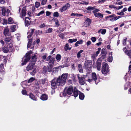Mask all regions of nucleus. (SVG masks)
<instances>
[{"mask_svg": "<svg viewBox=\"0 0 131 131\" xmlns=\"http://www.w3.org/2000/svg\"><path fill=\"white\" fill-rule=\"evenodd\" d=\"M68 74L67 73L63 74L61 76L57 78H54L51 82V85L52 89L57 88L60 85H63L66 81Z\"/></svg>", "mask_w": 131, "mask_h": 131, "instance_id": "1", "label": "nucleus"}, {"mask_svg": "<svg viewBox=\"0 0 131 131\" xmlns=\"http://www.w3.org/2000/svg\"><path fill=\"white\" fill-rule=\"evenodd\" d=\"M108 65L107 64L103 63L102 65V72L104 74H106L109 72Z\"/></svg>", "mask_w": 131, "mask_h": 131, "instance_id": "2", "label": "nucleus"}, {"mask_svg": "<svg viewBox=\"0 0 131 131\" xmlns=\"http://www.w3.org/2000/svg\"><path fill=\"white\" fill-rule=\"evenodd\" d=\"M1 8L2 13L3 15L8 16L10 15V11L8 9L6 10L5 7H2Z\"/></svg>", "mask_w": 131, "mask_h": 131, "instance_id": "3", "label": "nucleus"}, {"mask_svg": "<svg viewBox=\"0 0 131 131\" xmlns=\"http://www.w3.org/2000/svg\"><path fill=\"white\" fill-rule=\"evenodd\" d=\"M1 8L2 13L3 15L8 16L10 15V11L8 9L6 10L5 7H2Z\"/></svg>", "mask_w": 131, "mask_h": 131, "instance_id": "4", "label": "nucleus"}, {"mask_svg": "<svg viewBox=\"0 0 131 131\" xmlns=\"http://www.w3.org/2000/svg\"><path fill=\"white\" fill-rule=\"evenodd\" d=\"M1 8L2 13L3 15L8 16L10 15V11L8 9L6 10L5 7H2Z\"/></svg>", "mask_w": 131, "mask_h": 131, "instance_id": "5", "label": "nucleus"}, {"mask_svg": "<svg viewBox=\"0 0 131 131\" xmlns=\"http://www.w3.org/2000/svg\"><path fill=\"white\" fill-rule=\"evenodd\" d=\"M77 76L79 79L80 84L81 85H83L85 83V80L84 79L86 76L83 75L81 77H80L79 74H78Z\"/></svg>", "mask_w": 131, "mask_h": 131, "instance_id": "6", "label": "nucleus"}, {"mask_svg": "<svg viewBox=\"0 0 131 131\" xmlns=\"http://www.w3.org/2000/svg\"><path fill=\"white\" fill-rule=\"evenodd\" d=\"M32 52L31 51H30L28 53L26 54V56L25 58L24 61V63H22V65H23L26 64V63L28 62L30 59V56L29 55L31 54Z\"/></svg>", "mask_w": 131, "mask_h": 131, "instance_id": "7", "label": "nucleus"}, {"mask_svg": "<svg viewBox=\"0 0 131 131\" xmlns=\"http://www.w3.org/2000/svg\"><path fill=\"white\" fill-rule=\"evenodd\" d=\"M92 62L90 60H88L86 61L85 63V65L87 69L89 68V72H91V66Z\"/></svg>", "mask_w": 131, "mask_h": 131, "instance_id": "8", "label": "nucleus"}, {"mask_svg": "<svg viewBox=\"0 0 131 131\" xmlns=\"http://www.w3.org/2000/svg\"><path fill=\"white\" fill-rule=\"evenodd\" d=\"M70 6V5L69 3H67L63 6L60 8V11L61 12L65 11L66 10L69 8Z\"/></svg>", "mask_w": 131, "mask_h": 131, "instance_id": "9", "label": "nucleus"}, {"mask_svg": "<svg viewBox=\"0 0 131 131\" xmlns=\"http://www.w3.org/2000/svg\"><path fill=\"white\" fill-rule=\"evenodd\" d=\"M80 91H78L75 87H74L73 90V94L72 95L74 96L75 97H77L79 94Z\"/></svg>", "mask_w": 131, "mask_h": 131, "instance_id": "10", "label": "nucleus"}, {"mask_svg": "<svg viewBox=\"0 0 131 131\" xmlns=\"http://www.w3.org/2000/svg\"><path fill=\"white\" fill-rule=\"evenodd\" d=\"M35 63L34 62H32L30 63L28 66L26 67V70L28 71L32 69L34 66L35 65Z\"/></svg>", "mask_w": 131, "mask_h": 131, "instance_id": "11", "label": "nucleus"}, {"mask_svg": "<svg viewBox=\"0 0 131 131\" xmlns=\"http://www.w3.org/2000/svg\"><path fill=\"white\" fill-rule=\"evenodd\" d=\"M91 21L90 19L87 18L84 22V26L85 27H88L91 24Z\"/></svg>", "mask_w": 131, "mask_h": 131, "instance_id": "12", "label": "nucleus"}, {"mask_svg": "<svg viewBox=\"0 0 131 131\" xmlns=\"http://www.w3.org/2000/svg\"><path fill=\"white\" fill-rule=\"evenodd\" d=\"M54 59L53 58H51L48 63L47 67H50L53 68V66L54 64Z\"/></svg>", "mask_w": 131, "mask_h": 131, "instance_id": "13", "label": "nucleus"}, {"mask_svg": "<svg viewBox=\"0 0 131 131\" xmlns=\"http://www.w3.org/2000/svg\"><path fill=\"white\" fill-rule=\"evenodd\" d=\"M9 30L8 28L7 27L4 29V34L6 37V36H9L10 35V33L9 32Z\"/></svg>", "mask_w": 131, "mask_h": 131, "instance_id": "14", "label": "nucleus"}, {"mask_svg": "<svg viewBox=\"0 0 131 131\" xmlns=\"http://www.w3.org/2000/svg\"><path fill=\"white\" fill-rule=\"evenodd\" d=\"M73 87L72 86L69 87L67 89V93L69 95H70L72 94L73 92Z\"/></svg>", "mask_w": 131, "mask_h": 131, "instance_id": "15", "label": "nucleus"}, {"mask_svg": "<svg viewBox=\"0 0 131 131\" xmlns=\"http://www.w3.org/2000/svg\"><path fill=\"white\" fill-rule=\"evenodd\" d=\"M26 7H23L21 11V14L22 16V18L24 19V17H25L26 13Z\"/></svg>", "mask_w": 131, "mask_h": 131, "instance_id": "16", "label": "nucleus"}, {"mask_svg": "<svg viewBox=\"0 0 131 131\" xmlns=\"http://www.w3.org/2000/svg\"><path fill=\"white\" fill-rule=\"evenodd\" d=\"M30 23V20L28 17H26L25 19V26H28Z\"/></svg>", "mask_w": 131, "mask_h": 131, "instance_id": "17", "label": "nucleus"}, {"mask_svg": "<svg viewBox=\"0 0 131 131\" xmlns=\"http://www.w3.org/2000/svg\"><path fill=\"white\" fill-rule=\"evenodd\" d=\"M107 52L105 50L103 49L102 50V57L103 58H106V54Z\"/></svg>", "mask_w": 131, "mask_h": 131, "instance_id": "18", "label": "nucleus"}, {"mask_svg": "<svg viewBox=\"0 0 131 131\" xmlns=\"http://www.w3.org/2000/svg\"><path fill=\"white\" fill-rule=\"evenodd\" d=\"M101 61L99 60H98L97 63V70H100L101 67Z\"/></svg>", "mask_w": 131, "mask_h": 131, "instance_id": "19", "label": "nucleus"}, {"mask_svg": "<svg viewBox=\"0 0 131 131\" xmlns=\"http://www.w3.org/2000/svg\"><path fill=\"white\" fill-rule=\"evenodd\" d=\"M9 51L12 52L14 51V48L12 44H9L8 46Z\"/></svg>", "mask_w": 131, "mask_h": 131, "instance_id": "20", "label": "nucleus"}, {"mask_svg": "<svg viewBox=\"0 0 131 131\" xmlns=\"http://www.w3.org/2000/svg\"><path fill=\"white\" fill-rule=\"evenodd\" d=\"M94 16L96 17L101 18L103 17V14L97 13H95V14Z\"/></svg>", "mask_w": 131, "mask_h": 131, "instance_id": "21", "label": "nucleus"}, {"mask_svg": "<svg viewBox=\"0 0 131 131\" xmlns=\"http://www.w3.org/2000/svg\"><path fill=\"white\" fill-rule=\"evenodd\" d=\"M92 78L95 81V83L96 84H97L96 80H97V76L96 73H93L92 75Z\"/></svg>", "mask_w": 131, "mask_h": 131, "instance_id": "22", "label": "nucleus"}, {"mask_svg": "<svg viewBox=\"0 0 131 131\" xmlns=\"http://www.w3.org/2000/svg\"><path fill=\"white\" fill-rule=\"evenodd\" d=\"M10 31L11 32H13L15 31L16 29V25H12L10 26Z\"/></svg>", "mask_w": 131, "mask_h": 131, "instance_id": "23", "label": "nucleus"}, {"mask_svg": "<svg viewBox=\"0 0 131 131\" xmlns=\"http://www.w3.org/2000/svg\"><path fill=\"white\" fill-rule=\"evenodd\" d=\"M112 52L109 53V57L108 58V61L110 62H111L112 61Z\"/></svg>", "mask_w": 131, "mask_h": 131, "instance_id": "24", "label": "nucleus"}, {"mask_svg": "<svg viewBox=\"0 0 131 131\" xmlns=\"http://www.w3.org/2000/svg\"><path fill=\"white\" fill-rule=\"evenodd\" d=\"M40 82L42 84L44 85L48 83V82L47 79H44L41 80L40 81Z\"/></svg>", "mask_w": 131, "mask_h": 131, "instance_id": "25", "label": "nucleus"}, {"mask_svg": "<svg viewBox=\"0 0 131 131\" xmlns=\"http://www.w3.org/2000/svg\"><path fill=\"white\" fill-rule=\"evenodd\" d=\"M78 70L80 72H83L82 67V65L80 64H79L78 65Z\"/></svg>", "mask_w": 131, "mask_h": 131, "instance_id": "26", "label": "nucleus"}, {"mask_svg": "<svg viewBox=\"0 0 131 131\" xmlns=\"http://www.w3.org/2000/svg\"><path fill=\"white\" fill-rule=\"evenodd\" d=\"M3 51L4 53H7L8 51H9L8 47H4L3 48Z\"/></svg>", "mask_w": 131, "mask_h": 131, "instance_id": "27", "label": "nucleus"}, {"mask_svg": "<svg viewBox=\"0 0 131 131\" xmlns=\"http://www.w3.org/2000/svg\"><path fill=\"white\" fill-rule=\"evenodd\" d=\"M0 72L3 73L4 72V68L3 67V64H1L0 65Z\"/></svg>", "mask_w": 131, "mask_h": 131, "instance_id": "28", "label": "nucleus"}, {"mask_svg": "<svg viewBox=\"0 0 131 131\" xmlns=\"http://www.w3.org/2000/svg\"><path fill=\"white\" fill-rule=\"evenodd\" d=\"M28 42L27 45V48H28L30 47L32 42V40L31 39H28Z\"/></svg>", "mask_w": 131, "mask_h": 131, "instance_id": "29", "label": "nucleus"}, {"mask_svg": "<svg viewBox=\"0 0 131 131\" xmlns=\"http://www.w3.org/2000/svg\"><path fill=\"white\" fill-rule=\"evenodd\" d=\"M70 76H71L72 79L73 81L74 82H75L76 79H75L76 75H74L73 74H70Z\"/></svg>", "mask_w": 131, "mask_h": 131, "instance_id": "30", "label": "nucleus"}, {"mask_svg": "<svg viewBox=\"0 0 131 131\" xmlns=\"http://www.w3.org/2000/svg\"><path fill=\"white\" fill-rule=\"evenodd\" d=\"M123 49L124 52L128 56H130V54L129 53L128 51L127 50L126 47L124 48Z\"/></svg>", "mask_w": 131, "mask_h": 131, "instance_id": "31", "label": "nucleus"}, {"mask_svg": "<svg viewBox=\"0 0 131 131\" xmlns=\"http://www.w3.org/2000/svg\"><path fill=\"white\" fill-rule=\"evenodd\" d=\"M11 39V38L10 37H6L5 38V41L6 43H7L10 41Z\"/></svg>", "mask_w": 131, "mask_h": 131, "instance_id": "32", "label": "nucleus"}, {"mask_svg": "<svg viewBox=\"0 0 131 131\" xmlns=\"http://www.w3.org/2000/svg\"><path fill=\"white\" fill-rule=\"evenodd\" d=\"M83 52V50H81L78 52L77 55V58H79L81 57V53Z\"/></svg>", "mask_w": 131, "mask_h": 131, "instance_id": "33", "label": "nucleus"}, {"mask_svg": "<svg viewBox=\"0 0 131 131\" xmlns=\"http://www.w3.org/2000/svg\"><path fill=\"white\" fill-rule=\"evenodd\" d=\"M56 58L58 62L61 59V55L59 54H57L56 56Z\"/></svg>", "mask_w": 131, "mask_h": 131, "instance_id": "34", "label": "nucleus"}, {"mask_svg": "<svg viewBox=\"0 0 131 131\" xmlns=\"http://www.w3.org/2000/svg\"><path fill=\"white\" fill-rule=\"evenodd\" d=\"M130 83L129 82H127L124 85V89L125 90L127 89L129 87V85Z\"/></svg>", "mask_w": 131, "mask_h": 131, "instance_id": "35", "label": "nucleus"}, {"mask_svg": "<svg viewBox=\"0 0 131 131\" xmlns=\"http://www.w3.org/2000/svg\"><path fill=\"white\" fill-rule=\"evenodd\" d=\"M77 39H69L68 41V42L70 43H72L73 42H76L77 41Z\"/></svg>", "mask_w": 131, "mask_h": 131, "instance_id": "36", "label": "nucleus"}, {"mask_svg": "<svg viewBox=\"0 0 131 131\" xmlns=\"http://www.w3.org/2000/svg\"><path fill=\"white\" fill-rule=\"evenodd\" d=\"M37 57V56L35 55L34 56H33L32 57V60L34 62H36V61Z\"/></svg>", "mask_w": 131, "mask_h": 131, "instance_id": "37", "label": "nucleus"}, {"mask_svg": "<svg viewBox=\"0 0 131 131\" xmlns=\"http://www.w3.org/2000/svg\"><path fill=\"white\" fill-rule=\"evenodd\" d=\"M79 98H84V94L80 92L79 94Z\"/></svg>", "mask_w": 131, "mask_h": 131, "instance_id": "38", "label": "nucleus"}, {"mask_svg": "<svg viewBox=\"0 0 131 131\" xmlns=\"http://www.w3.org/2000/svg\"><path fill=\"white\" fill-rule=\"evenodd\" d=\"M69 45L68 43L66 44L64 47V49L65 50L67 51L68 50H70L71 49V48L69 47Z\"/></svg>", "mask_w": 131, "mask_h": 131, "instance_id": "39", "label": "nucleus"}, {"mask_svg": "<svg viewBox=\"0 0 131 131\" xmlns=\"http://www.w3.org/2000/svg\"><path fill=\"white\" fill-rule=\"evenodd\" d=\"M8 23L9 24H12L14 22L13 19L11 18H9L8 19Z\"/></svg>", "mask_w": 131, "mask_h": 131, "instance_id": "40", "label": "nucleus"}, {"mask_svg": "<svg viewBox=\"0 0 131 131\" xmlns=\"http://www.w3.org/2000/svg\"><path fill=\"white\" fill-rule=\"evenodd\" d=\"M52 29L49 28L48 30L46 31V33H51L52 31Z\"/></svg>", "mask_w": 131, "mask_h": 131, "instance_id": "41", "label": "nucleus"}, {"mask_svg": "<svg viewBox=\"0 0 131 131\" xmlns=\"http://www.w3.org/2000/svg\"><path fill=\"white\" fill-rule=\"evenodd\" d=\"M94 9V7H91V6H89L87 8H86V9L89 10H93Z\"/></svg>", "mask_w": 131, "mask_h": 131, "instance_id": "42", "label": "nucleus"}, {"mask_svg": "<svg viewBox=\"0 0 131 131\" xmlns=\"http://www.w3.org/2000/svg\"><path fill=\"white\" fill-rule=\"evenodd\" d=\"M47 67L46 66H44L42 71V73L44 74L46 73L47 72Z\"/></svg>", "mask_w": 131, "mask_h": 131, "instance_id": "43", "label": "nucleus"}, {"mask_svg": "<svg viewBox=\"0 0 131 131\" xmlns=\"http://www.w3.org/2000/svg\"><path fill=\"white\" fill-rule=\"evenodd\" d=\"M48 96L46 94H44L42 95H41V98H48Z\"/></svg>", "mask_w": 131, "mask_h": 131, "instance_id": "44", "label": "nucleus"}, {"mask_svg": "<svg viewBox=\"0 0 131 131\" xmlns=\"http://www.w3.org/2000/svg\"><path fill=\"white\" fill-rule=\"evenodd\" d=\"M35 80V79L33 78H30L28 81V83H31L32 82Z\"/></svg>", "mask_w": 131, "mask_h": 131, "instance_id": "45", "label": "nucleus"}, {"mask_svg": "<svg viewBox=\"0 0 131 131\" xmlns=\"http://www.w3.org/2000/svg\"><path fill=\"white\" fill-rule=\"evenodd\" d=\"M44 13L45 11L44 10H42L39 13H38L37 14V15L38 16H40L43 14Z\"/></svg>", "mask_w": 131, "mask_h": 131, "instance_id": "46", "label": "nucleus"}, {"mask_svg": "<svg viewBox=\"0 0 131 131\" xmlns=\"http://www.w3.org/2000/svg\"><path fill=\"white\" fill-rule=\"evenodd\" d=\"M47 0H42L41 2V4L42 5H44L46 4L47 2Z\"/></svg>", "mask_w": 131, "mask_h": 131, "instance_id": "47", "label": "nucleus"}, {"mask_svg": "<svg viewBox=\"0 0 131 131\" xmlns=\"http://www.w3.org/2000/svg\"><path fill=\"white\" fill-rule=\"evenodd\" d=\"M36 72V69H34L33 71L32 72H30V74H31L32 75H34L35 74Z\"/></svg>", "mask_w": 131, "mask_h": 131, "instance_id": "48", "label": "nucleus"}, {"mask_svg": "<svg viewBox=\"0 0 131 131\" xmlns=\"http://www.w3.org/2000/svg\"><path fill=\"white\" fill-rule=\"evenodd\" d=\"M106 30L105 29H102L101 33L102 35L105 34L106 32Z\"/></svg>", "mask_w": 131, "mask_h": 131, "instance_id": "49", "label": "nucleus"}, {"mask_svg": "<svg viewBox=\"0 0 131 131\" xmlns=\"http://www.w3.org/2000/svg\"><path fill=\"white\" fill-rule=\"evenodd\" d=\"M99 11V9H95V10H93V13L94 15L95 13H97V12H98Z\"/></svg>", "mask_w": 131, "mask_h": 131, "instance_id": "50", "label": "nucleus"}, {"mask_svg": "<svg viewBox=\"0 0 131 131\" xmlns=\"http://www.w3.org/2000/svg\"><path fill=\"white\" fill-rule=\"evenodd\" d=\"M35 6L36 8H38L40 5V3L39 2H36L35 3Z\"/></svg>", "mask_w": 131, "mask_h": 131, "instance_id": "51", "label": "nucleus"}, {"mask_svg": "<svg viewBox=\"0 0 131 131\" xmlns=\"http://www.w3.org/2000/svg\"><path fill=\"white\" fill-rule=\"evenodd\" d=\"M48 67V71L49 72H51L52 70V67Z\"/></svg>", "mask_w": 131, "mask_h": 131, "instance_id": "52", "label": "nucleus"}, {"mask_svg": "<svg viewBox=\"0 0 131 131\" xmlns=\"http://www.w3.org/2000/svg\"><path fill=\"white\" fill-rule=\"evenodd\" d=\"M53 16H54L56 17H58L59 16V14L57 12H54L53 14Z\"/></svg>", "mask_w": 131, "mask_h": 131, "instance_id": "53", "label": "nucleus"}, {"mask_svg": "<svg viewBox=\"0 0 131 131\" xmlns=\"http://www.w3.org/2000/svg\"><path fill=\"white\" fill-rule=\"evenodd\" d=\"M92 41L93 42H95L96 40V38L95 37H92L91 38Z\"/></svg>", "mask_w": 131, "mask_h": 131, "instance_id": "54", "label": "nucleus"}, {"mask_svg": "<svg viewBox=\"0 0 131 131\" xmlns=\"http://www.w3.org/2000/svg\"><path fill=\"white\" fill-rule=\"evenodd\" d=\"M89 3L88 2H82V3H81V4L83 5H87L89 4Z\"/></svg>", "mask_w": 131, "mask_h": 131, "instance_id": "55", "label": "nucleus"}, {"mask_svg": "<svg viewBox=\"0 0 131 131\" xmlns=\"http://www.w3.org/2000/svg\"><path fill=\"white\" fill-rule=\"evenodd\" d=\"M29 96L30 98H35V96L32 93H30Z\"/></svg>", "mask_w": 131, "mask_h": 131, "instance_id": "56", "label": "nucleus"}, {"mask_svg": "<svg viewBox=\"0 0 131 131\" xmlns=\"http://www.w3.org/2000/svg\"><path fill=\"white\" fill-rule=\"evenodd\" d=\"M117 14L119 15H124V14L123 13L122 11H121V12L120 13L118 12L117 13Z\"/></svg>", "mask_w": 131, "mask_h": 131, "instance_id": "57", "label": "nucleus"}, {"mask_svg": "<svg viewBox=\"0 0 131 131\" xmlns=\"http://www.w3.org/2000/svg\"><path fill=\"white\" fill-rule=\"evenodd\" d=\"M98 51H97L95 53L96 54V55H97V56H98V54L100 52V51L101 50V49L100 48H98Z\"/></svg>", "mask_w": 131, "mask_h": 131, "instance_id": "58", "label": "nucleus"}, {"mask_svg": "<svg viewBox=\"0 0 131 131\" xmlns=\"http://www.w3.org/2000/svg\"><path fill=\"white\" fill-rule=\"evenodd\" d=\"M35 29H31L30 30H29V32H30L31 34V35H32L33 34L35 31Z\"/></svg>", "mask_w": 131, "mask_h": 131, "instance_id": "59", "label": "nucleus"}, {"mask_svg": "<svg viewBox=\"0 0 131 131\" xmlns=\"http://www.w3.org/2000/svg\"><path fill=\"white\" fill-rule=\"evenodd\" d=\"M22 93L23 95H26L27 94L26 91L25 90H23L22 91Z\"/></svg>", "mask_w": 131, "mask_h": 131, "instance_id": "60", "label": "nucleus"}, {"mask_svg": "<svg viewBox=\"0 0 131 131\" xmlns=\"http://www.w3.org/2000/svg\"><path fill=\"white\" fill-rule=\"evenodd\" d=\"M27 34L28 35L27 36V37L28 38H30L31 36L32 35L31 34L30 32H29L27 33Z\"/></svg>", "mask_w": 131, "mask_h": 131, "instance_id": "61", "label": "nucleus"}, {"mask_svg": "<svg viewBox=\"0 0 131 131\" xmlns=\"http://www.w3.org/2000/svg\"><path fill=\"white\" fill-rule=\"evenodd\" d=\"M46 13V15L47 16H49L51 14V13L49 11H47Z\"/></svg>", "mask_w": 131, "mask_h": 131, "instance_id": "62", "label": "nucleus"}, {"mask_svg": "<svg viewBox=\"0 0 131 131\" xmlns=\"http://www.w3.org/2000/svg\"><path fill=\"white\" fill-rule=\"evenodd\" d=\"M77 43L79 44H82L83 43V40H80L78 41L77 42Z\"/></svg>", "mask_w": 131, "mask_h": 131, "instance_id": "63", "label": "nucleus"}, {"mask_svg": "<svg viewBox=\"0 0 131 131\" xmlns=\"http://www.w3.org/2000/svg\"><path fill=\"white\" fill-rule=\"evenodd\" d=\"M126 39H124L123 41V44L125 45H126Z\"/></svg>", "mask_w": 131, "mask_h": 131, "instance_id": "64", "label": "nucleus"}]
</instances>
